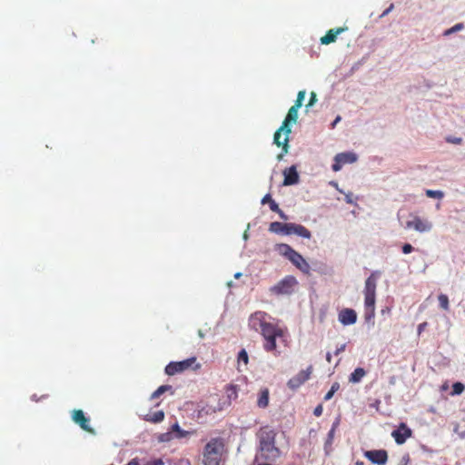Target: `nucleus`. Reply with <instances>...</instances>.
I'll return each instance as SVG.
<instances>
[{
  "instance_id": "1",
  "label": "nucleus",
  "mask_w": 465,
  "mask_h": 465,
  "mask_svg": "<svg viewBox=\"0 0 465 465\" xmlns=\"http://www.w3.org/2000/svg\"><path fill=\"white\" fill-rule=\"evenodd\" d=\"M268 317L269 315L265 312H255L249 318V326L255 331L260 330L264 339L263 349L266 351H275L277 348L276 338L282 337L284 331L279 326L268 322Z\"/></svg>"
},
{
  "instance_id": "2",
  "label": "nucleus",
  "mask_w": 465,
  "mask_h": 465,
  "mask_svg": "<svg viewBox=\"0 0 465 465\" xmlns=\"http://www.w3.org/2000/svg\"><path fill=\"white\" fill-rule=\"evenodd\" d=\"M277 434L276 430L268 425L259 429L256 437L259 443L258 455L261 460L275 462L282 457V451L276 446Z\"/></svg>"
},
{
  "instance_id": "3",
  "label": "nucleus",
  "mask_w": 465,
  "mask_h": 465,
  "mask_svg": "<svg viewBox=\"0 0 465 465\" xmlns=\"http://www.w3.org/2000/svg\"><path fill=\"white\" fill-rule=\"evenodd\" d=\"M225 443L223 438L211 439L203 448V465H221L225 454Z\"/></svg>"
},
{
  "instance_id": "4",
  "label": "nucleus",
  "mask_w": 465,
  "mask_h": 465,
  "mask_svg": "<svg viewBox=\"0 0 465 465\" xmlns=\"http://www.w3.org/2000/svg\"><path fill=\"white\" fill-rule=\"evenodd\" d=\"M300 108L292 105L288 114L282 122V126L275 132L273 136V143L278 146L282 148V153H288V143H289V134H291V127L289 124L291 122L296 123L298 119V110Z\"/></svg>"
},
{
  "instance_id": "5",
  "label": "nucleus",
  "mask_w": 465,
  "mask_h": 465,
  "mask_svg": "<svg viewBox=\"0 0 465 465\" xmlns=\"http://www.w3.org/2000/svg\"><path fill=\"white\" fill-rule=\"evenodd\" d=\"M379 272H372L365 281L364 286V307L365 320L368 322L375 315L376 288Z\"/></svg>"
},
{
  "instance_id": "6",
  "label": "nucleus",
  "mask_w": 465,
  "mask_h": 465,
  "mask_svg": "<svg viewBox=\"0 0 465 465\" xmlns=\"http://www.w3.org/2000/svg\"><path fill=\"white\" fill-rule=\"evenodd\" d=\"M201 364L196 362V357H191L181 361H172L165 367V373L169 376L183 372L189 369L198 370Z\"/></svg>"
},
{
  "instance_id": "7",
  "label": "nucleus",
  "mask_w": 465,
  "mask_h": 465,
  "mask_svg": "<svg viewBox=\"0 0 465 465\" xmlns=\"http://www.w3.org/2000/svg\"><path fill=\"white\" fill-rule=\"evenodd\" d=\"M298 285L296 278L292 275H287L275 285L270 288V292L280 295H290L294 292L295 287Z\"/></svg>"
},
{
  "instance_id": "8",
  "label": "nucleus",
  "mask_w": 465,
  "mask_h": 465,
  "mask_svg": "<svg viewBox=\"0 0 465 465\" xmlns=\"http://www.w3.org/2000/svg\"><path fill=\"white\" fill-rule=\"evenodd\" d=\"M283 235H291L296 234L300 237L310 239L312 237L311 232L303 225L297 223H284V227L282 229Z\"/></svg>"
},
{
  "instance_id": "9",
  "label": "nucleus",
  "mask_w": 465,
  "mask_h": 465,
  "mask_svg": "<svg viewBox=\"0 0 465 465\" xmlns=\"http://www.w3.org/2000/svg\"><path fill=\"white\" fill-rule=\"evenodd\" d=\"M405 227L407 229H414L419 232H425L432 229V223L420 216L413 215L412 219L406 223Z\"/></svg>"
},
{
  "instance_id": "10",
  "label": "nucleus",
  "mask_w": 465,
  "mask_h": 465,
  "mask_svg": "<svg viewBox=\"0 0 465 465\" xmlns=\"http://www.w3.org/2000/svg\"><path fill=\"white\" fill-rule=\"evenodd\" d=\"M312 367L309 366L306 370L301 371L294 377L288 381V387L291 390H296L301 387L305 381H307L312 374Z\"/></svg>"
},
{
  "instance_id": "11",
  "label": "nucleus",
  "mask_w": 465,
  "mask_h": 465,
  "mask_svg": "<svg viewBox=\"0 0 465 465\" xmlns=\"http://www.w3.org/2000/svg\"><path fill=\"white\" fill-rule=\"evenodd\" d=\"M357 161V156L353 153H341L334 157V163L331 166L334 172H338L345 163H352Z\"/></svg>"
},
{
  "instance_id": "12",
  "label": "nucleus",
  "mask_w": 465,
  "mask_h": 465,
  "mask_svg": "<svg viewBox=\"0 0 465 465\" xmlns=\"http://www.w3.org/2000/svg\"><path fill=\"white\" fill-rule=\"evenodd\" d=\"M73 420L80 426V428L89 433H94L93 428L89 425V418L85 417L82 410H74L72 412Z\"/></svg>"
},
{
  "instance_id": "13",
  "label": "nucleus",
  "mask_w": 465,
  "mask_h": 465,
  "mask_svg": "<svg viewBox=\"0 0 465 465\" xmlns=\"http://www.w3.org/2000/svg\"><path fill=\"white\" fill-rule=\"evenodd\" d=\"M364 456L373 464L384 465L388 460V453L385 450H367Z\"/></svg>"
},
{
  "instance_id": "14",
  "label": "nucleus",
  "mask_w": 465,
  "mask_h": 465,
  "mask_svg": "<svg viewBox=\"0 0 465 465\" xmlns=\"http://www.w3.org/2000/svg\"><path fill=\"white\" fill-rule=\"evenodd\" d=\"M411 434V430L405 423H401L399 428L391 432L396 443L400 445L403 444Z\"/></svg>"
},
{
  "instance_id": "15",
  "label": "nucleus",
  "mask_w": 465,
  "mask_h": 465,
  "mask_svg": "<svg viewBox=\"0 0 465 465\" xmlns=\"http://www.w3.org/2000/svg\"><path fill=\"white\" fill-rule=\"evenodd\" d=\"M338 319L342 325H351L357 321V313L353 309L345 308L339 312Z\"/></svg>"
},
{
  "instance_id": "16",
  "label": "nucleus",
  "mask_w": 465,
  "mask_h": 465,
  "mask_svg": "<svg viewBox=\"0 0 465 465\" xmlns=\"http://www.w3.org/2000/svg\"><path fill=\"white\" fill-rule=\"evenodd\" d=\"M299 270L303 272H309L310 265L304 258L296 251H294L288 258Z\"/></svg>"
},
{
  "instance_id": "17",
  "label": "nucleus",
  "mask_w": 465,
  "mask_h": 465,
  "mask_svg": "<svg viewBox=\"0 0 465 465\" xmlns=\"http://www.w3.org/2000/svg\"><path fill=\"white\" fill-rule=\"evenodd\" d=\"M283 185H293L299 182V174L294 165L285 169L283 171Z\"/></svg>"
},
{
  "instance_id": "18",
  "label": "nucleus",
  "mask_w": 465,
  "mask_h": 465,
  "mask_svg": "<svg viewBox=\"0 0 465 465\" xmlns=\"http://www.w3.org/2000/svg\"><path fill=\"white\" fill-rule=\"evenodd\" d=\"M347 29V27H337L332 28L327 31L325 35L321 37L320 42L322 45H330L331 43H334L337 39V36L344 32Z\"/></svg>"
},
{
  "instance_id": "19",
  "label": "nucleus",
  "mask_w": 465,
  "mask_h": 465,
  "mask_svg": "<svg viewBox=\"0 0 465 465\" xmlns=\"http://www.w3.org/2000/svg\"><path fill=\"white\" fill-rule=\"evenodd\" d=\"M173 432L175 433V438H177V439L184 438V437H186L189 434V431L182 430L180 428L179 424L177 422H175L174 424L172 425L170 431L161 435L160 440L161 441L170 440L171 438H172L171 434Z\"/></svg>"
},
{
  "instance_id": "20",
  "label": "nucleus",
  "mask_w": 465,
  "mask_h": 465,
  "mask_svg": "<svg viewBox=\"0 0 465 465\" xmlns=\"http://www.w3.org/2000/svg\"><path fill=\"white\" fill-rule=\"evenodd\" d=\"M164 419V412L163 411H157L153 413H148L144 415L143 420L145 421L151 422V423H159L163 421Z\"/></svg>"
},
{
  "instance_id": "21",
  "label": "nucleus",
  "mask_w": 465,
  "mask_h": 465,
  "mask_svg": "<svg viewBox=\"0 0 465 465\" xmlns=\"http://www.w3.org/2000/svg\"><path fill=\"white\" fill-rule=\"evenodd\" d=\"M366 371L363 368H356L353 372L351 373L349 377V381L352 383H358L361 381V379L365 376Z\"/></svg>"
},
{
  "instance_id": "22",
  "label": "nucleus",
  "mask_w": 465,
  "mask_h": 465,
  "mask_svg": "<svg viewBox=\"0 0 465 465\" xmlns=\"http://www.w3.org/2000/svg\"><path fill=\"white\" fill-rule=\"evenodd\" d=\"M269 404V391L268 390H263L261 391L260 395H259V398H258V401H257V405L260 407V408H266Z\"/></svg>"
},
{
  "instance_id": "23",
  "label": "nucleus",
  "mask_w": 465,
  "mask_h": 465,
  "mask_svg": "<svg viewBox=\"0 0 465 465\" xmlns=\"http://www.w3.org/2000/svg\"><path fill=\"white\" fill-rule=\"evenodd\" d=\"M277 251L282 255L285 256L286 258H289V255H291L295 250H293L289 244L286 243H280L276 246Z\"/></svg>"
},
{
  "instance_id": "24",
  "label": "nucleus",
  "mask_w": 465,
  "mask_h": 465,
  "mask_svg": "<svg viewBox=\"0 0 465 465\" xmlns=\"http://www.w3.org/2000/svg\"><path fill=\"white\" fill-rule=\"evenodd\" d=\"M262 203H269L270 209L272 212L280 211L279 205L272 199V196L269 193L263 196V198L262 199Z\"/></svg>"
},
{
  "instance_id": "25",
  "label": "nucleus",
  "mask_w": 465,
  "mask_h": 465,
  "mask_svg": "<svg viewBox=\"0 0 465 465\" xmlns=\"http://www.w3.org/2000/svg\"><path fill=\"white\" fill-rule=\"evenodd\" d=\"M283 227L284 223L280 222H272L270 224L269 231L277 234H282Z\"/></svg>"
},
{
  "instance_id": "26",
  "label": "nucleus",
  "mask_w": 465,
  "mask_h": 465,
  "mask_svg": "<svg viewBox=\"0 0 465 465\" xmlns=\"http://www.w3.org/2000/svg\"><path fill=\"white\" fill-rule=\"evenodd\" d=\"M438 301H439V304H440V307L442 308L444 311H449L450 309V302H449V298L446 294H440L438 296Z\"/></svg>"
},
{
  "instance_id": "27",
  "label": "nucleus",
  "mask_w": 465,
  "mask_h": 465,
  "mask_svg": "<svg viewBox=\"0 0 465 465\" xmlns=\"http://www.w3.org/2000/svg\"><path fill=\"white\" fill-rule=\"evenodd\" d=\"M465 390V386L464 384H462L461 382H455L453 385H452V391H451V395H460Z\"/></svg>"
},
{
  "instance_id": "28",
  "label": "nucleus",
  "mask_w": 465,
  "mask_h": 465,
  "mask_svg": "<svg viewBox=\"0 0 465 465\" xmlns=\"http://www.w3.org/2000/svg\"><path fill=\"white\" fill-rule=\"evenodd\" d=\"M237 361L238 364H240L241 362H242L244 365L248 364L249 357L247 351L244 349L239 351Z\"/></svg>"
},
{
  "instance_id": "29",
  "label": "nucleus",
  "mask_w": 465,
  "mask_h": 465,
  "mask_svg": "<svg viewBox=\"0 0 465 465\" xmlns=\"http://www.w3.org/2000/svg\"><path fill=\"white\" fill-rule=\"evenodd\" d=\"M172 387L169 385H162L160 386L155 391L153 392L151 395L152 399H156L160 397L163 393H164L166 391L170 390Z\"/></svg>"
},
{
  "instance_id": "30",
  "label": "nucleus",
  "mask_w": 465,
  "mask_h": 465,
  "mask_svg": "<svg viewBox=\"0 0 465 465\" xmlns=\"http://www.w3.org/2000/svg\"><path fill=\"white\" fill-rule=\"evenodd\" d=\"M426 195L430 198L442 199L444 197V193L441 191H434V190H426Z\"/></svg>"
},
{
  "instance_id": "31",
  "label": "nucleus",
  "mask_w": 465,
  "mask_h": 465,
  "mask_svg": "<svg viewBox=\"0 0 465 465\" xmlns=\"http://www.w3.org/2000/svg\"><path fill=\"white\" fill-rule=\"evenodd\" d=\"M464 25L462 23H459V24H456L455 25H453L452 27L447 29L445 32H444V35L447 36V35H450L453 33H456L458 31H460L461 29H463Z\"/></svg>"
},
{
  "instance_id": "32",
  "label": "nucleus",
  "mask_w": 465,
  "mask_h": 465,
  "mask_svg": "<svg viewBox=\"0 0 465 465\" xmlns=\"http://www.w3.org/2000/svg\"><path fill=\"white\" fill-rule=\"evenodd\" d=\"M305 94H306V93L304 90L299 91L298 94H297L296 101L293 105L301 108L302 105V102L304 100Z\"/></svg>"
},
{
  "instance_id": "33",
  "label": "nucleus",
  "mask_w": 465,
  "mask_h": 465,
  "mask_svg": "<svg viewBox=\"0 0 465 465\" xmlns=\"http://www.w3.org/2000/svg\"><path fill=\"white\" fill-rule=\"evenodd\" d=\"M334 434H335V431H333V430H330V431L328 432L326 442H325V447H327L328 445L331 446L332 444V441L334 439Z\"/></svg>"
},
{
  "instance_id": "34",
  "label": "nucleus",
  "mask_w": 465,
  "mask_h": 465,
  "mask_svg": "<svg viewBox=\"0 0 465 465\" xmlns=\"http://www.w3.org/2000/svg\"><path fill=\"white\" fill-rule=\"evenodd\" d=\"M414 250V248L412 247L411 244L410 243H405L403 244L402 246V252L404 254H408V253H411L412 251Z\"/></svg>"
},
{
  "instance_id": "35",
  "label": "nucleus",
  "mask_w": 465,
  "mask_h": 465,
  "mask_svg": "<svg viewBox=\"0 0 465 465\" xmlns=\"http://www.w3.org/2000/svg\"><path fill=\"white\" fill-rule=\"evenodd\" d=\"M322 411H323L322 404H319L318 406L315 407V409L313 411V414L316 417H320L322 414Z\"/></svg>"
},
{
  "instance_id": "36",
  "label": "nucleus",
  "mask_w": 465,
  "mask_h": 465,
  "mask_svg": "<svg viewBox=\"0 0 465 465\" xmlns=\"http://www.w3.org/2000/svg\"><path fill=\"white\" fill-rule=\"evenodd\" d=\"M317 98H316V94L315 93H311V97H310V101L307 104V107H310L312 105H313V104L316 102Z\"/></svg>"
},
{
  "instance_id": "37",
  "label": "nucleus",
  "mask_w": 465,
  "mask_h": 465,
  "mask_svg": "<svg viewBox=\"0 0 465 465\" xmlns=\"http://www.w3.org/2000/svg\"><path fill=\"white\" fill-rule=\"evenodd\" d=\"M341 422L340 416L336 418V420L333 421L331 430H333V431H336L337 428L339 427Z\"/></svg>"
},
{
  "instance_id": "38",
  "label": "nucleus",
  "mask_w": 465,
  "mask_h": 465,
  "mask_svg": "<svg viewBox=\"0 0 465 465\" xmlns=\"http://www.w3.org/2000/svg\"><path fill=\"white\" fill-rule=\"evenodd\" d=\"M447 141L450 143L460 144V143H461L462 139L460 137H455V138H448Z\"/></svg>"
},
{
  "instance_id": "39",
  "label": "nucleus",
  "mask_w": 465,
  "mask_h": 465,
  "mask_svg": "<svg viewBox=\"0 0 465 465\" xmlns=\"http://www.w3.org/2000/svg\"><path fill=\"white\" fill-rule=\"evenodd\" d=\"M145 465H163V462L162 460H155L148 461Z\"/></svg>"
},
{
  "instance_id": "40",
  "label": "nucleus",
  "mask_w": 465,
  "mask_h": 465,
  "mask_svg": "<svg viewBox=\"0 0 465 465\" xmlns=\"http://www.w3.org/2000/svg\"><path fill=\"white\" fill-rule=\"evenodd\" d=\"M340 389V384L339 382H334L331 387V391L335 393L338 390Z\"/></svg>"
},
{
  "instance_id": "41",
  "label": "nucleus",
  "mask_w": 465,
  "mask_h": 465,
  "mask_svg": "<svg viewBox=\"0 0 465 465\" xmlns=\"http://www.w3.org/2000/svg\"><path fill=\"white\" fill-rule=\"evenodd\" d=\"M346 344L341 345L339 348L336 349L334 354L339 355L341 352H342L345 350Z\"/></svg>"
},
{
  "instance_id": "42",
  "label": "nucleus",
  "mask_w": 465,
  "mask_h": 465,
  "mask_svg": "<svg viewBox=\"0 0 465 465\" xmlns=\"http://www.w3.org/2000/svg\"><path fill=\"white\" fill-rule=\"evenodd\" d=\"M275 213H277L282 220H288V216L282 212V210L280 209V211H275Z\"/></svg>"
},
{
  "instance_id": "43",
  "label": "nucleus",
  "mask_w": 465,
  "mask_h": 465,
  "mask_svg": "<svg viewBox=\"0 0 465 465\" xmlns=\"http://www.w3.org/2000/svg\"><path fill=\"white\" fill-rule=\"evenodd\" d=\"M426 326H427V322L420 323L418 325V332L420 333L421 331H423L424 329L426 328Z\"/></svg>"
},
{
  "instance_id": "44",
  "label": "nucleus",
  "mask_w": 465,
  "mask_h": 465,
  "mask_svg": "<svg viewBox=\"0 0 465 465\" xmlns=\"http://www.w3.org/2000/svg\"><path fill=\"white\" fill-rule=\"evenodd\" d=\"M334 393L330 390L324 396V401H329L333 397Z\"/></svg>"
},
{
  "instance_id": "45",
  "label": "nucleus",
  "mask_w": 465,
  "mask_h": 465,
  "mask_svg": "<svg viewBox=\"0 0 465 465\" xmlns=\"http://www.w3.org/2000/svg\"><path fill=\"white\" fill-rule=\"evenodd\" d=\"M393 9V4H391L382 14V16L388 15Z\"/></svg>"
},
{
  "instance_id": "46",
  "label": "nucleus",
  "mask_w": 465,
  "mask_h": 465,
  "mask_svg": "<svg viewBox=\"0 0 465 465\" xmlns=\"http://www.w3.org/2000/svg\"><path fill=\"white\" fill-rule=\"evenodd\" d=\"M126 465H140V464H139V462H138V460L136 459H133Z\"/></svg>"
},
{
  "instance_id": "47",
  "label": "nucleus",
  "mask_w": 465,
  "mask_h": 465,
  "mask_svg": "<svg viewBox=\"0 0 465 465\" xmlns=\"http://www.w3.org/2000/svg\"><path fill=\"white\" fill-rule=\"evenodd\" d=\"M351 195H352L351 193H349V194L346 195V202L348 203H353V201L351 199Z\"/></svg>"
},
{
  "instance_id": "48",
  "label": "nucleus",
  "mask_w": 465,
  "mask_h": 465,
  "mask_svg": "<svg viewBox=\"0 0 465 465\" xmlns=\"http://www.w3.org/2000/svg\"><path fill=\"white\" fill-rule=\"evenodd\" d=\"M326 361L329 363L331 361V354L330 352H327V354H326Z\"/></svg>"
},
{
  "instance_id": "49",
  "label": "nucleus",
  "mask_w": 465,
  "mask_h": 465,
  "mask_svg": "<svg viewBox=\"0 0 465 465\" xmlns=\"http://www.w3.org/2000/svg\"><path fill=\"white\" fill-rule=\"evenodd\" d=\"M356 465H364V463H363V461L358 460V461H356Z\"/></svg>"
},
{
  "instance_id": "50",
  "label": "nucleus",
  "mask_w": 465,
  "mask_h": 465,
  "mask_svg": "<svg viewBox=\"0 0 465 465\" xmlns=\"http://www.w3.org/2000/svg\"><path fill=\"white\" fill-rule=\"evenodd\" d=\"M198 333H199V336H200L201 338H203V331H199V332H198Z\"/></svg>"
},
{
  "instance_id": "51",
  "label": "nucleus",
  "mask_w": 465,
  "mask_h": 465,
  "mask_svg": "<svg viewBox=\"0 0 465 465\" xmlns=\"http://www.w3.org/2000/svg\"><path fill=\"white\" fill-rule=\"evenodd\" d=\"M241 275H242V274H241V272H237V273L234 275V277H235V278H239Z\"/></svg>"
},
{
  "instance_id": "52",
  "label": "nucleus",
  "mask_w": 465,
  "mask_h": 465,
  "mask_svg": "<svg viewBox=\"0 0 465 465\" xmlns=\"http://www.w3.org/2000/svg\"><path fill=\"white\" fill-rule=\"evenodd\" d=\"M339 120H340V117L338 116V117L336 118V120H335L334 124H335L336 122H339Z\"/></svg>"
}]
</instances>
